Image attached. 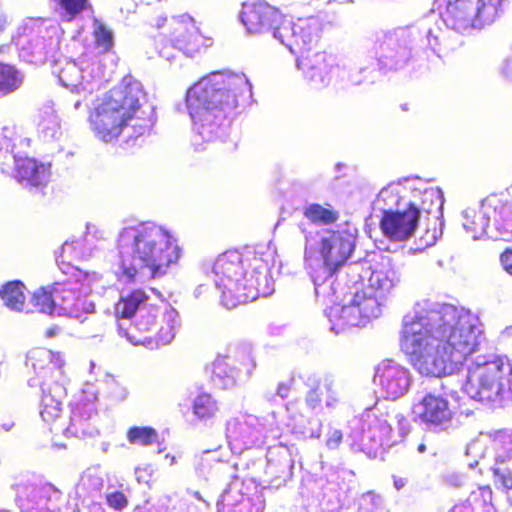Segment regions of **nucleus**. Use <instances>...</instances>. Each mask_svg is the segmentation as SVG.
Masks as SVG:
<instances>
[{
    "label": "nucleus",
    "mask_w": 512,
    "mask_h": 512,
    "mask_svg": "<svg viewBox=\"0 0 512 512\" xmlns=\"http://www.w3.org/2000/svg\"><path fill=\"white\" fill-rule=\"evenodd\" d=\"M503 0H474L478 26L493 22L499 14Z\"/></svg>",
    "instance_id": "34"
},
{
    "label": "nucleus",
    "mask_w": 512,
    "mask_h": 512,
    "mask_svg": "<svg viewBox=\"0 0 512 512\" xmlns=\"http://www.w3.org/2000/svg\"><path fill=\"white\" fill-rule=\"evenodd\" d=\"M170 20H168L166 17H156L151 25L156 28V29H162V28H166V31H168V23H169Z\"/></svg>",
    "instance_id": "48"
},
{
    "label": "nucleus",
    "mask_w": 512,
    "mask_h": 512,
    "mask_svg": "<svg viewBox=\"0 0 512 512\" xmlns=\"http://www.w3.org/2000/svg\"><path fill=\"white\" fill-rule=\"evenodd\" d=\"M194 415L201 421L214 418L219 411L217 401L208 393H201L192 403Z\"/></svg>",
    "instance_id": "30"
},
{
    "label": "nucleus",
    "mask_w": 512,
    "mask_h": 512,
    "mask_svg": "<svg viewBox=\"0 0 512 512\" xmlns=\"http://www.w3.org/2000/svg\"><path fill=\"white\" fill-rule=\"evenodd\" d=\"M127 441L131 445L151 446L159 444V434L150 426H132L126 432Z\"/></svg>",
    "instance_id": "29"
},
{
    "label": "nucleus",
    "mask_w": 512,
    "mask_h": 512,
    "mask_svg": "<svg viewBox=\"0 0 512 512\" xmlns=\"http://www.w3.org/2000/svg\"><path fill=\"white\" fill-rule=\"evenodd\" d=\"M274 37L297 55V67L313 88L328 86L327 74L334 58L320 44V25L313 18L290 20L283 18L275 26Z\"/></svg>",
    "instance_id": "6"
},
{
    "label": "nucleus",
    "mask_w": 512,
    "mask_h": 512,
    "mask_svg": "<svg viewBox=\"0 0 512 512\" xmlns=\"http://www.w3.org/2000/svg\"><path fill=\"white\" fill-rule=\"evenodd\" d=\"M435 240H436V236H435V235H432V237H431L430 241H428V244H432V243H434V242H435Z\"/></svg>",
    "instance_id": "53"
},
{
    "label": "nucleus",
    "mask_w": 512,
    "mask_h": 512,
    "mask_svg": "<svg viewBox=\"0 0 512 512\" xmlns=\"http://www.w3.org/2000/svg\"><path fill=\"white\" fill-rule=\"evenodd\" d=\"M61 401L54 399L50 390L44 391L41 398L40 415L44 422L52 426L61 417Z\"/></svg>",
    "instance_id": "32"
},
{
    "label": "nucleus",
    "mask_w": 512,
    "mask_h": 512,
    "mask_svg": "<svg viewBox=\"0 0 512 512\" xmlns=\"http://www.w3.org/2000/svg\"><path fill=\"white\" fill-rule=\"evenodd\" d=\"M53 353L43 348L31 350L26 359V364L30 366L36 373H41L51 366L55 367L56 363L52 362Z\"/></svg>",
    "instance_id": "36"
},
{
    "label": "nucleus",
    "mask_w": 512,
    "mask_h": 512,
    "mask_svg": "<svg viewBox=\"0 0 512 512\" xmlns=\"http://www.w3.org/2000/svg\"><path fill=\"white\" fill-rule=\"evenodd\" d=\"M247 80L243 75L212 72L202 77L186 93L189 114L202 136L213 134L238 106Z\"/></svg>",
    "instance_id": "4"
},
{
    "label": "nucleus",
    "mask_w": 512,
    "mask_h": 512,
    "mask_svg": "<svg viewBox=\"0 0 512 512\" xmlns=\"http://www.w3.org/2000/svg\"><path fill=\"white\" fill-rule=\"evenodd\" d=\"M63 21L72 22L83 13L92 10L90 0H54Z\"/></svg>",
    "instance_id": "28"
},
{
    "label": "nucleus",
    "mask_w": 512,
    "mask_h": 512,
    "mask_svg": "<svg viewBox=\"0 0 512 512\" xmlns=\"http://www.w3.org/2000/svg\"><path fill=\"white\" fill-rule=\"evenodd\" d=\"M512 368L501 361L473 364L468 369L467 384H510Z\"/></svg>",
    "instance_id": "14"
},
{
    "label": "nucleus",
    "mask_w": 512,
    "mask_h": 512,
    "mask_svg": "<svg viewBox=\"0 0 512 512\" xmlns=\"http://www.w3.org/2000/svg\"><path fill=\"white\" fill-rule=\"evenodd\" d=\"M493 492L489 486L478 487L464 500L473 512H489L492 507Z\"/></svg>",
    "instance_id": "33"
},
{
    "label": "nucleus",
    "mask_w": 512,
    "mask_h": 512,
    "mask_svg": "<svg viewBox=\"0 0 512 512\" xmlns=\"http://www.w3.org/2000/svg\"><path fill=\"white\" fill-rule=\"evenodd\" d=\"M481 331L468 313L445 304L403 322L400 349L423 375L455 373L479 347Z\"/></svg>",
    "instance_id": "1"
},
{
    "label": "nucleus",
    "mask_w": 512,
    "mask_h": 512,
    "mask_svg": "<svg viewBox=\"0 0 512 512\" xmlns=\"http://www.w3.org/2000/svg\"><path fill=\"white\" fill-rule=\"evenodd\" d=\"M92 416V410L75 412L71 418L69 428L77 437H91L98 434L99 432Z\"/></svg>",
    "instance_id": "27"
},
{
    "label": "nucleus",
    "mask_w": 512,
    "mask_h": 512,
    "mask_svg": "<svg viewBox=\"0 0 512 512\" xmlns=\"http://www.w3.org/2000/svg\"><path fill=\"white\" fill-rule=\"evenodd\" d=\"M402 109H403L404 111H407V110H408V106H407V104L402 105Z\"/></svg>",
    "instance_id": "55"
},
{
    "label": "nucleus",
    "mask_w": 512,
    "mask_h": 512,
    "mask_svg": "<svg viewBox=\"0 0 512 512\" xmlns=\"http://www.w3.org/2000/svg\"><path fill=\"white\" fill-rule=\"evenodd\" d=\"M164 36L172 47L188 54L196 52L202 43L200 29L189 14L173 16Z\"/></svg>",
    "instance_id": "8"
},
{
    "label": "nucleus",
    "mask_w": 512,
    "mask_h": 512,
    "mask_svg": "<svg viewBox=\"0 0 512 512\" xmlns=\"http://www.w3.org/2000/svg\"><path fill=\"white\" fill-rule=\"evenodd\" d=\"M374 382L378 381L380 384L391 383V382H404L408 383L410 381L408 371L397 365H382L376 369L374 375Z\"/></svg>",
    "instance_id": "31"
},
{
    "label": "nucleus",
    "mask_w": 512,
    "mask_h": 512,
    "mask_svg": "<svg viewBox=\"0 0 512 512\" xmlns=\"http://www.w3.org/2000/svg\"><path fill=\"white\" fill-rule=\"evenodd\" d=\"M73 284L74 282L71 278L67 279L64 283L54 284V290L59 291V306L74 305L81 298L82 295L75 292Z\"/></svg>",
    "instance_id": "39"
},
{
    "label": "nucleus",
    "mask_w": 512,
    "mask_h": 512,
    "mask_svg": "<svg viewBox=\"0 0 512 512\" xmlns=\"http://www.w3.org/2000/svg\"><path fill=\"white\" fill-rule=\"evenodd\" d=\"M61 331H62V329L59 326L54 325V326L47 328L45 330L44 335L47 339H51V338H54L55 336H57Z\"/></svg>",
    "instance_id": "50"
},
{
    "label": "nucleus",
    "mask_w": 512,
    "mask_h": 512,
    "mask_svg": "<svg viewBox=\"0 0 512 512\" xmlns=\"http://www.w3.org/2000/svg\"><path fill=\"white\" fill-rule=\"evenodd\" d=\"M385 425H386V428H387V432L388 434H390L392 432V428L390 425H388L386 422H385Z\"/></svg>",
    "instance_id": "54"
},
{
    "label": "nucleus",
    "mask_w": 512,
    "mask_h": 512,
    "mask_svg": "<svg viewBox=\"0 0 512 512\" xmlns=\"http://www.w3.org/2000/svg\"><path fill=\"white\" fill-rule=\"evenodd\" d=\"M119 331H120V334L121 335H124L126 336L131 342H133L134 344H142L144 342V340H136L135 337L133 335H130L127 331L125 330H122L121 328H119Z\"/></svg>",
    "instance_id": "51"
},
{
    "label": "nucleus",
    "mask_w": 512,
    "mask_h": 512,
    "mask_svg": "<svg viewBox=\"0 0 512 512\" xmlns=\"http://www.w3.org/2000/svg\"><path fill=\"white\" fill-rule=\"evenodd\" d=\"M11 24V20L7 13L0 8V36L4 34Z\"/></svg>",
    "instance_id": "47"
},
{
    "label": "nucleus",
    "mask_w": 512,
    "mask_h": 512,
    "mask_svg": "<svg viewBox=\"0 0 512 512\" xmlns=\"http://www.w3.org/2000/svg\"><path fill=\"white\" fill-rule=\"evenodd\" d=\"M399 277L389 259L378 263L369 277L368 290L373 289L378 295L389 292L397 283Z\"/></svg>",
    "instance_id": "19"
},
{
    "label": "nucleus",
    "mask_w": 512,
    "mask_h": 512,
    "mask_svg": "<svg viewBox=\"0 0 512 512\" xmlns=\"http://www.w3.org/2000/svg\"><path fill=\"white\" fill-rule=\"evenodd\" d=\"M121 273L129 283L139 270H148L151 277L166 274L177 263L181 251L171 235L156 225L141 223L124 227L116 240Z\"/></svg>",
    "instance_id": "3"
},
{
    "label": "nucleus",
    "mask_w": 512,
    "mask_h": 512,
    "mask_svg": "<svg viewBox=\"0 0 512 512\" xmlns=\"http://www.w3.org/2000/svg\"><path fill=\"white\" fill-rule=\"evenodd\" d=\"M57 298H59V291H55L54 285H52L51 287H40L35 290L30 302L36 311L52 315L56 307Z\"/></svg>",
    "instance_id": "24"
},
{
    "label": "nucleus",
    "mask_w": 512,
    "mask_h": 512,
    "mask_svg": "<svg viewBox=\"0 0 512 512\" xmlns=\"http://www.w3.org/2000/svg\"><path fill=\"white\" fill-rule=\"evenodd\" d=\"M25 289V285L20 280L9 281L1 288L0 296L9 309L21 311L26 300Z\"/></svg>",
    "instance_id": "22"
},
{
    "label": "nucleus",
    "mask_w": 512,
    "mask_h": 512,
    "mask_svg": "<svg viewBox=\"0 0 512 512\" xmlns=\"http://www.w3.org/2000/svg\"><path fill=\"white\" fill-rule=\"evenodd\" d=\"M148 295L143 289H134L122 295L114 306V315L117 319H131L140 305L148 300Z\"/></svg>",
    "instance_id": "20"
},
{
    "label": "nucleus",
    "mask_w": 512,
    "mask_h": 512,
    "mask_svg": "<svg viewBox=\"0 0 512 512\" xmlns=\"http://www.w3.org/2000/svg\"><path fill=\"white\" fill-rule=\"evenodd\" d=\"M219 512H259L252 499L238 491H227L217 504Z\"/></svg>",
    "instance_id": "21"
},
{
    "label": "nucleus",
    "mask_w": 512,
    "mask_h": 512,
    "mask_svg": "<svg viewBox=\"0 0 512 512\" xmlns=\"http://www.w3.org/2000/svg\"><path fill=\"white\" fill-rule=\"evenodd\" d=\"M284 15L267 2L257 1L243 4L241 21L250 33L274 32L275 26L281 24Z\"/></svg>",
    "instance_id": "9"
},
{
    "label": "nucleus",
    "mask_w": 512,
    "mask_h": 512,
    "mask_svg": "<svg viewBox=\"0 0 512 512\" xmlns=\"http://www.w3.org/2000/svg\"><path fill=\"white\" fill-rule=\"evenodd\" d=\"M353 250L354 238L347 232L335 231L321 242V255L331 274L347 261Z\"/></svg>",
    "instance_id": "12"
},
{
    "label": "nucleus",
    "mask_w": 512,
    "mask_h": 512,
    "mask_svg": "<svg viewBox=\"0 0 512 512\" xmlns=\"http://www.w3.org/2000/svg\"><path fill=\"white\" fill-rule=\"evenodd\" d=\"M60 308L68 316L77 319L92 314L95 311L94 303L85 295H82L74 305H60Z\"/></svg>",
    "instance_id": "38"
},
{
    "label": "nucleus",
    "mask_w": 512,
    "mask_h": 512,
    "mask_svg": "<svg viewBox=\"0 0 512 512\" xmlns=\"http://www.w3.org/2000/svg\"><path fill=\"white\" fill-rule=\"evenodd\" d=\"M211 375L212 381L223 380L225 378L230 377L232 373V368L229 366L227 362L226 356L217 357L208 368Z\"/></svg>",
    "instance_id": "41"
},
{
    "label": "nucleus",
    "mask_w": 512,
    "mask_h": 512,
    "mask_svg": "<svg viewBox=\"0 0 512 512\" xmlns=\"http://www.w3.org/2000/svg\"><path fill=\"white\" fill-rule=\"evenodd\" d=\"M343 440V434L340 430H334L326 439V446L330 450L337 449Z\"/></svg>",
    "instance_id": "46"
},
{
    "label": "nucleus",
    "mask_w": 512,
    "mask_h": 512,
    "mask_svg": "<svg viewBox=\"0 0 512 512\" xmlns=\"http://www.w3.org/2000/svg\"><path fill=\"white\" fill-rule=\"evenodd\" d=\"M304 216L312 223L329 225L339 219V213L336 210L325 208L320 204H311L304 210Z\"/></svg>",
    "instance_id": "35"
},
{
    "label": "nucleus",
    "mask_w": 512,
    "mask_h": 512,
    "mask_svg": "<svg viewBox=\"0 0 512 512\" xmlns=\"http://www.w3.org/2000/svg\"><path fill=\"white\" fill-rule=\"evenodd\" d=\"M490 449L497 462H505L512 458V433L500 430L490 435Z\"/></svg>",
    "instance_id": "26"
},
{
    "label": "nucleus",
    "mask_w": 512,
    "mask_h": 512,
    "mask_svg": "<svg viewBox=\"0 0 512 512\" xmlns=\"http://www.w3.org/2000/svg\"><path fill=\"white\" fill-rule=\"evenodd\" d=\"M417 451L419 453H424L426 451V445L424 443L419 444L417 447Z\"/></svg>",
    "instance_id": "52"
},
{
    "label": "nucleus",
    "mask_w": 512,
    "mask_h": 512,
    "mask_svg": "<svg viewBox=\"0 0 512 512\" xmlns=\"http://www.w3.org/2000/svg\"><path fill=\"white\" fill-rule=\"evenodd\" d=\"M139 331L155 333L158 340L170 342L174 338V326L171 324V315L152 309L141 315L135 324Z\"/></svg>",
    "instance_id": "17"
},
{
    "label": "nucleus",
    "mask_w": 512,
    "mask_h": 512,
    "mask_svg": "<svg viewBox=\"0 0 512 512\" xmlns=\"http://www.w3.org/2000/svg\"><path fill=\"white\" fill-rule=\"evenodd\" d=\"M24 81V75L15 66L0 63V94L5 96L18 90Z\"/></svg>",
    "instance_id": "25"
},
{
    "label": "nucleus",
    "mask_w": 512,
    "mask_h": 512,
    "mask_svg": "<svg viewBox=\"0 0 512 512\" xmlns=\"http://www.w3.org/2000/svg\"><path fill=\"white\" fill-rule=\"evenodd\" d=\"M449 512H473L469 506L468 503H465V501H461L457 504H455L454 506H452V508L449 510Z\"/></svg>",
    "instance_id": "49"
},
{
    "label": "nucleus",
    "mask_w": 512,
    "mask_h": 512,
    "mask_svg": "<svg viewBox=\"0 0 512 512\" xmlns=\"http://www.w3.org/2000/svg\"><path fill=\"white\" fill-rule=\"evenodd\" d=\"M481 206L490 224L493 223L503 235H512V203L503 195L492 194L481 202Z\"/></svg>",
    "instance_id": "15"
},
{
    "label": "nucleus",
    "mask_w": 512,
    "mask_h": 512,
    "mask_svg": "<svg viewBox=\"0 0 512 512\" xmlns=\"http://www.w3.org/2000/svg\"><path fill=\"white\" fill-rule=\"evenodd\" d=\"M14 177L26 186L40 187L49 181L50 165L32 157H18L15 159Z\"/></svg>",
    "instance_id": "16"
},
{
    "label": "nucleus",
    "mask_w": 512,
    "mask_h": 512,
    "mask_svg": "<svg viewBox=\"0 0 512 512\" xmlns=\"http://www.w3.org/2000/svg\"><path fill=\"white\" fill-rule=\"evenodd\" d=\"M92 35L95 47L98 48L101 53H108L111 51L114 46V37L109 28H107L103 23L97 21Z\"/></svg>",
    "instance_id": "37"
},
{
    "label": "nucleus",
    "mask_w": 512,
    "mask_h": 512,
    "mask_svg": "<svg viewBox=\"0 0 512 512\" xmlns=\"http://www.w3.org/2000/svg\"><path fill=\"white\" fill-rule=\"evenodd\" d=\"M105 501L107 506L116 512H122L129 505L128 497L121 491L106 494Z\"/></svg>",
    "instance_id": "42"
},
{
    "label": "nucleus",
    "mask_w": 512,
    "mask_h": 512,
    "mask_svg": "<svg viewBox=\"0 0 512 512\" xmlns=\"http://www.w3.org/2000/svg\"><path fill=\"white\" fill-rule=\"evenodd\" d=\"M377 293L368 290L357 291L349 304L341 309L340 318L344 324L357 326L361 319L376 318L380 314V303Z\"/></svg>",
    "instance_id": "11"
},
{
    "label": "nucleus",
    "mask_w": 512,
    "mask_h": 512,
    "mask_svg": "<svg viewBox=\"0 0 512 512\" xmlns=\"http://www.w3.org/2000/svg\"><path fill=\"white\" fill-rule=\"evenodd\" d=\"M254 249L227 250L213 264L221 302L229 309L267 296L273 290L269 262Z\"/></svg>",
    "instance_id": "2"
},
{
    "label": "nucleus",
    "mask_w": 512,
    "mask_h": 512,
    "mask_svg": "<svg viewBox=\"0 0 512 512\" xmlns=\"http://www.w3.org/2000/svg\"><path fill=\"white\" fill-rule=\"evenodd\" d=\"M420 212L416 206L410 205L404 211H383L379 223L385 238L392 242L409 239L418 225Z\"/></svg>",
    "instance_id": "7"
},
{
    "label": "nucleus",
    "mask_w": 512,
    "mask_h": 512,
    "mask_svg": "<svg viewBox=\"0 0 512 512\" xmlns=\"http://www.w3.org/2000/svg\"><path fill=\"white\" fill-rule=\"evenodd\" d=\"M502 269L512 277V248H506L499 256Z\"/></svg>",
    "instance_id": "45"
},
{
    "label": "nucleus",
    "mask_w": 512,
    "mask_h": 512,
    "mask_svg": "<svg viewBox=\"0 0 512 512\" xmlns=\"http://www.w3.org/2000/svg\"><path fill=\"white\" fill-rule=\"evenodd\" d=\"M492 472L496 483H499L505 489H512V473L510 471L493 468Z\"/></svg>",
    "instance_id": "43"
},
{
    "label": "nucleus",
    "mask_w": 512,
    "mask_h": 512,
    "mask_svg": "<svg viewBox=\"0 0 512 512\" xmlns=\"http://www.w3.org/2000/svg\"><path fill=\"white\" fill-rule=\"evenodd\" d=\"M147 94L142 83L125 76L121 82L97 99L88 114L94 134L104 142L117 139L133 120L151 121L144 108Z\"/></svg>",
    "instance_id": "5"
},
{
    "label": "nucleus",
    "mask_w": 512,
    "mask_h": 512,
    "mask_svg": "<svg viewBox=\"0 0 512 512\" xmlns=\"http://www.w3.org/2000/svg\"><path fill=\"white\" fill-rule=\"evenodd\" d=\"M461 392L482 404L504 406L512 401V386H462Z\"/></svg>",
    "instance_id": "18"
},
{
    "label": "nucleus",
    "mask_w": 512,
    "mask_h": 512,
    "mask_svg": "<svg viewBox=\"0 0 512 512\" xmlns=\"http://www.w3.org/2000/svg\"><path fill=\"white\" fill-rule=\"evenodd\" d=\"M435 3L447 27L462 30L478 26L474 0H435Z\"/></svg>",
    "instance_id": "10"
},
{
    "label": "nucleus",
    "mask_w": 512,
    "mask_h": 512,
    "mask_svg": "<svg viewBox=\"0 0 512 512\" xmlns=\"http://www.w3.org/2000/svg\"><path fill=\"white\" fill-rule=\"evenodd\" d=\"M420 407L419 418L428 426H445L454 417V412L450 407L448 399L442 395L426 394L420 401Z\"/></svg>",
    "instance_id": "13"
},
{
    "label": "nucleus",
    "mask_w": 512,
    "mask_h": 512,
    "mask_svg": "<svg viewBox=\"0 0 512 512\" xmlns=\"http://www.w3.org/2000/svg\"><path fill=\"white\" fill-rule=\"evenodd\" d=\"M463 227L472 234L474 238L479 237L487 231L490 223L482 206L478 208H467L463 212Z\"/></svg>",
    "instance_id": "23"
},
{
    "label": "nucleus",
    "mask_w": 512,
    "mask_h": 512,
    "mask_svg": "<svg viewBox=\"0 0 512 512\" xmlns=\"http://www.w3.org/2000/svg\"><path fill=\"white\" fill-rule=\"evenodd\" d=\"M70 270L71 278H74L76 283L89 285L93 280V276L89 272L82 271L77 267H71ZM65 273L68 274L69 271H65Z\"/></svg>",
    "instance_id": "44"
},
{
    "label": "nucleus",
    "mask_w": 512,
    "mask_h": 512,
    "mask_svg": "<svg viewBox=\"0 0 512 512\" xmlns=\"http://www.w3.org/2000/svg\"><path fill=\"white\" fill-rule=\"evenodd\" d=\"M60 491L51 483H42L31 487L32 498L37 503H47L54 498H57Z\"/></svg>",
    "instance_id": "40"
}]
</instances>
